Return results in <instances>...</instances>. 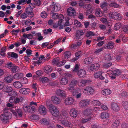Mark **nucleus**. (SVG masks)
Instances as JSON below:
<instances>
[{"mask_svg":"<svg viewBox=\"0 0 128 128\" xmlns=\"http://www.w3.org/2000/svg\"><path fill=\"white\" fill-rule=\"evenodd\" d=\"M109 72V76L112 79L115 78L116 76L119 75L121 73L120 70L118 69L110 70Z\"/></svg>","mask_w":128,"mask_h":128,"instance_id":"1","label":"nucleus"},{"mask_svg":"<svg viewBox=\"0 0 128 128\" xmlns=\"http://www.w3.org/2000/svg\"><path fill=\"white\" fill-rule=\"evenodd\" d=\"M10 114V112H6L0 115V120L3 123L6 124L8 122Z\"/></svg>","mask_w":128,"mask_h":128,"instance_id":"2","label":"nucleus"},{"mask_svg":"<svg viewBox=\"0 0 128 128\" xmlns=\"http://www.w3.org/2000/svg\"><path fill=\"white\" fill-rule=\"evenodd\" d=\"M63 117L64 118L61 120V123L64 126L68 127L70 124V122L68 121V118H69V116L67 113L63 114Z\"/></svg>","mask_w":128,"mask_h":128,"instance_id":"3","label":"nucleus"},{"mask_svg":"<svg viewBox=\"0 0 128 128\" xmlns=\"http://www.w3.org/2000/svg\"><path fill=\"white\" fill-rule=\"evenodd\" d=\"M23 109L25 111H27L30 113H34L36 110L35 107L34 106H24Z\"/></svg>","mask_w":128,"mask_h":128,"instance_id":"4","label":"nucleus"},{"mask_svg":"<svg viewBox=\"0 0 128 128\" xmlns=\"http://www.w3.org/2000/svg\"><path fill=\"white\" fill-rule=\"evenodd\" d=\"M49 107L50 110H52L51 113L53 116L56 117L59 114V111L56 107L51 104L50 105Z\"/></svg>","mask_w":128,"mask_h":128,"instance_id":"5","label":"nucleus"},{"mask_svg":"<svg viewBox=\"0 0 128 128\" xmlns=\"http://www.w3.org/2000/svg\"><path fill=\"white\" fill-rule=\"evenodd\" d=\"M94 88L91 86H88L85 87L84 89V92L89 95L92 94L94 92Z\"/></svg>","mask_w":128,"mask_h":128,"instance_id":"6","label":"nucleus"},{"mask_svg":"<svg viewBox=\"0 0 128 128\" xmlns=\"http://www.w3.org/2000/svg\"><path fill=\"white\" fill-rule=\"evenodd\" d=\"M111 14L112 18L116 20H120L122 18V16L118 12H112Z\"/></svg>","mask_w":128,"mask_h":128,"instance_id":"7","label":"nucleus"},{"mask_svg":"<svg viewBox=\"0 0 128 128\" xmlns=\"http://www.w3.org/2000/svg\"><path fill=\"white\" fill-rule=\"evenodd\" d=\"M8 94L10 96H11L10 98V102L11 103L14 102L15 100L16 97L18 95L17 93L16 92L14 91L12 92V94L9 93Z\"/></svg>","mask_w":128,"mask_h":128,"instance_id":"8","label":"nucleus"},{"mask_svg":"<svg viewBox=\"0 0 128 128\" xmlns=\"http://www.w3.org/2000/svg\"><path fill=\"white\" fill-rule=\"evenodd\" d=\"M85 31L82 30H78L76 32V40L82 39V36L85 33Z\"/></svg>","mask_w":128,"mask_h":128,"instance_id":"9","label":"nucleus"},{"mask_svg":"<svg viewBox=\"0 0 128 128\" xmlns=\"http://www.w3.org/2000/svg\"><path fill=\"white\" fill-rule=\"evenodd\" d=\"M78 75L79 78H83L86 76V72L84 70L80 69L78 71Z\"/></svg>","mask_w":128,"mask_h":128,"instance_id":"10","label":"nucleus"},{"mask_svg":"<svg viewBox=\"0 0 128 128\" xmlns=\"http://www.w3.org/2000/svg\"><path fill=\"white\" fill-rule=\"evenodd\" d=\"M70 114L71 116L76 118L78 115V111L75 108H72L70 111Z\"/></svg>","mask_w":128,"mask_h":128,"instance_id":"11","label":"nucleus"},{"mask_svg":"<svg viewBox=\"0 0 128 128\" xmlns=\"http://www.w3.org/2000/svg\"><path fill=\"white\" fill-rule=\"evenodd\" d=\"M114 45V43L112 41H110L107 44L104 45V48L107 49H112Z\"/></svg>","mask_w":128,"mask_h":128,"instance_id":"12","label":"nucleus"},{"mask_svg":"<svg viewBox=\"0 0 128 128\" xmlns=\"http://www.w3.org/2000/svg\"><path fill=\"white\" fill-rule=\"evenodd\" d=\"M68 14L70 16H74L76 14V12L75 9L72 8H70L67 10Z\"/></svg>","mask_w":128,"mask_h":128,"instance_id":"13","label":"nucleus"},{"mask_svg":"<svg viewBox=\"0 0 128 128\" xmlns=\"http://www.w3.org/2000/svg\"><path fill=\"white\" fill-rule=\"evenodd\" d=\"M38 111L41 114L45 115L46 113V109L43 106L41 105L39 107Z\"/></svg>","mask_w":128,"mask_h":128,"instance_id":"14","label":"nucleus"},{"mask_svg":"<svg viewBox=\"0 0 128 128\" xmlns=\"http://www.w3.org/2000/svg\"><path fill=\"white\" fill-rule=\"evenodd\" d=\"M74 101L72 98L68 97L66 99L64 102L66 105H70L73 104Z\"/></svg>","mask_w":128,"mask_h":128,"instance_id":"15","label":"nucleus"},{"mask_svg":"<svg viewBox=\"0 0 128 128\" xmlns=\"http://www.w3.org/2000/svg\"><path fill=\"white\" fill-rule=\"evenodd\" d=\"M89 104V102L88 100H82L79 103V106L81 108L85 107L88 106Z\"/></svg>","mask_w":128,"mask_h":128,"instance_id":"16","label":"nucleus"},{"mask_svg":"<svg viewBox=\"0 0 128 128\" xmlns=\"http://www.w3.org/2000/svg\"><path fill=\"white\" fill-rule=\"evenodd\" d=\"M30 92L29 88H23L19 90V92L20 94H27Z\"/></svg>","mask_w":128,"mask_h":128,"instance_id":"17","label":"nucleus"},{"mask_svg":"<svg viewBox=\"0 0 128 128\" xmlns=\"http://www.w3.org/2000/svg\"><path fill=\"white\" fill-rule=\"evenodd\" d=\"M100 66L98 64L96 63L92 64L90 67V70L93 71L97 70L100 67Z\"/></svg>","mask_w":128,"mask_h":128,"instance_id":"18","label":"nucleus"},{"mask_svg":"<svg viewBox=\"0 0 128 128\" xmlns=\"http://www.w3.org/2000/svg\"><path fill=\"white\" fill-rule=\"evenodd\" d=\"M50 7L52 8L51 12L52 13L58 11L60 9L59 5H51Z\"/></svg>","mask_w":128,"mask_h":128,"instance_id":"19","label":"nucleus"},{"mask_svg":"<svg viewBox=\"0 0 128 128\" xmlns=\"http://www.w3.org/2000/svg\"><path fill=\"white\" fill-rule=\"evenodd\" d=\"M56 93L58 95L61 97H64L66 96L65 92L61 89H57L56 91Z\"/></svg>","mask_w":128,"mask_h":128,"instance_id":"20","label":"nucleus"},{"mask_svg":"<svg viewBox=\"0 0 128 128\" xmlns=\"http://www.w3.org/2000/svg\"><path fill=\"white\" fill-rule=\"evenodd\" d=\"M51 100L53 102L56 104H59L60 102V99L56 96H54L52 97Z\"/></svg>","mask_w":128,"mask_h":128,"instance_id":"21","label":"nucleus"},{"mask_svg":"<svg viewBox=\"0 0 128 128\" xmlns=\"http://www.w3.org/2000/svg\"><path fill=\"white\" fill-rule=\"evenodd\" d=\"M90 82V80H82L81 82L78 83V85L80 87H83L86 85V84L89 83Z\"/></svg>","mask_w":128,"mask_h":128,"instance_id":"22","label":"nucleus"},{"mask_svg":"<svg viewBox=\"0 0 128 128\" xmlns=\"http://www.w3.org/2000/svg\"><path fill=\"white\" fill-rule=\"evenodd\" d=\"M111 107L112 110H114L118 112L120 110V108L117 104L115 102H113L111 104Z\"/></svg>","mask_w":128,"mask_h":128,"instance_id":"23","label":"nucleus"},{"mask_svg":"<svg viewBox=\"0 0 128 128\" xmlns=\"http://www.w3.org/2000/svg\"><path fill=\"white\" fill-rule=\"evenodd\" d=\"M52 70V68L49 65H46L44 68V71L46 74H49L51 72Z\"/></svg>","mask_w":128,"mask_h":128,"instance_id":"24","label":"nucleus"},{"mask_svg":"<svg viewBox=\"0 0 128 128\" xmlns=\"http://www.w3.org/2000/svg\"><path fill=\"white\" fill-rule=\"evenodd\" d=\"M93 60V58L91 57L86 58L84 60V62L86 64H88L92 63Z\"/></svg>","mask_w":128,"mask_h":128,"instance_id":"25","label":"nucleus"},{"mask_svg":"<svg viewBox=\"0 0 128 128\" xmlns=\"http://www.w3.org/2000/svg\"><path fill=\"white\" fill-rule=\"evenodd\" d=\"M112 93L111 90L109 89H106L103 90L102 91V94L104 96L110 95Z\"/></svg>","mask_w":128,"mask_h":128,"instance_id":"26","label":"nucleus"},{"mask_svg":"<svg viewBox=\"0 0 128 128\" xmlns=\"http://www.w3.org/2000/svg\"><path fill=\"white\" fill-rule=\"evenodd\" d=\"M92 110V109L89 108H87L85 110L84 113L85 115L88 116H89L88 117H91V118L92 115L91 114Z\"/></svg>","mask_w":128,"mask_h":128,"instance_id":"27","label":"nucleus"},{"mask_svg":"<svg viewBox=\"0 0 128 128\" xmlns=\"http://www.w3.org/2000/svg\"><path fill=\"white\" fill-rule=\"evenodd\" d=\"M7 54L10 58H12L16 59L18 57V55L17 54L13 52H8Z\"/></svg>","mask_w":128,"mask_h":128,"instance_id":"28","label":"nucleus"},{"mask_svg":"<svg viewBox=\"0 0 128 128\" xmlns=\"http://www.w3.org/2000/svg\"><path fill=\"white\" fill-rule=\"evenodd\" d=\"M13 86L16 88L19 89L23 86L22 84L19 81H16L14 82Z\"/></svg>","mask_w":128,"mask_h":128,"instance_id":"29","label":"nucleus"},{"mask_svg":"<svg viewBox=\"0 0 128 128\" xmlns=\"http://www.w3.org/2000/svg\"><path fill=\"white\" fill-rule=\"evenodd\" d=\"M40 122L43 125L47 126L49 124V121L46 118H43L41 119Z\"/></svg>","mask_w":128,"mask_h":128,"instance_id":"30","label":"nucleus"},{"mask_svg":"<svg viewBox=\"0 0 128 128\" xmlns=\"http://www.w3.org/2000/svg\"><path fill=\"white\" fill-rule=\"evenodd\" d=\"M12 88L11 86H8L4 87V92H6L10 93V92L12 91Z\"/></svg>","mask_w":128,"mask_h":128,"instance_id":"31","label":"nucleus"},{"mask_svg":"<svg viewBox=\"0 0 128 128\" xmlns=\"http://www.w3.org/2000/svg\"><path fill=\"white\" fill-rule=\"evenodd\" d=\"M100 117L103 119H105L109 117V114L106 112H102L101 114Z\"/></svg>","mask_w":128,"mask_h":128,"instance_id":"32","label":"nucleus"},{"mask_svg":"<svg viewBox=\"0 0 128 128\" xmlns=\"http://www.w3.org/2000/svg\"><path fill=\"white\" fill-rule=\"evenodd\" d=\"M68 81L66 78H63L60 80V83L62 85H65L68 83Z\"/></svg>","mask_w":128,"mask_h":128,"instance_id":"33","label":"nucleus"},{"mask_svg":"<svg viewBox=\"0 0 128 128\" xmlns=\"http://www.w3.org/2000/svg\"><path fill=\"white\" fill-rule=\"evenodd\" d=\"M23 76V74L22 73H16L14 76V78L16 80H19L20 78L22 79Z\"/></svg>","mask_w":128,"mask_h":128,"instance_id":"34","label":"nucleus"},{"mask_svg":"<svg viewBox=\"0 0 128 128\" xmlns=\"http://www.w3.org/2000/svg\"><path fill=\"white\" fill-rule=\"evenodd\" d=\"M19 69V68L15 64L10 69L12 73H16L17 72Z\"/></svg>","mask_w":128,"mask_h":128,"instance_id":"35","label":"nucleus"},{"mask_svg":"<svg viewBox=\"0 0 128 128\" xmlns=\"http://www.w3.org/2000/svg\"><path fill=\"white\" fill-rule=\"evenodd\" d=\"M33 9L29 7H27L26 8V12L28 14V15L32 14V13H33L32 12Z\"/></svg>","mask_w":128,"mask_h":128,"instance_id":"36","label":"nucleus"},{"mask_svg":"<svg viewBox=\"0 0 128 128\" xmlns=\"http://www.w3.org/2000/svg\"><path fill=\"white\" fill-rule=\"evenodd\" d=\"M122 107L125 110H128V101H124L122 102Z\"/></svg>","mask_w":128,"mask_h":128,"instance_id":"37","label":"nucleus"},{"mask_svg":"<svg viewBox=\"0 0 128 128\" xmlns=\"http://www.w3.org/2000/svg\"><path fill=\"white\" fill-rule=\"evenodd\" d=\"M13 78L11 75L7 76L4 79L5 81L8 83L11 82Z\"/></svg>","mask_w":128,"mask_h":128,"instance_id":"38","label":"nucleus"},{"mask_svg":"<svg viewBox=\"0 0 128 128\" xmlns=\"http://www.w3.org/2000/svg\"><path fill=\"white\" fill-rule=\"evenodd\" d=\"M116 61L119 62L121 61L123 58V57L120 54L116 55L115 56Z\"/></svg>","mask_w":128,"mask_h":128,"instance_id":"39","label":"nucleus"},{"mask_svg":"<svg viewBox=\"0 0 128 128\" xmlns=\"http://www.w3.org/2000/svg\"><path fill=\"white\" fill-rule=\"evenodd\" d=\"M14 64L10 62H8L5 64V66L8 68L11 69Z\"/></svg>","mask_w":128,"mask_h":128,"instance_id":"40","label":"nucleus"},{"mask_svg":"<svg viewBox=\"0 0 128 128\" xmlns=\"http://www.w3.org/2000/svg\"><path fill=\"white\" fill-rule=\"evenodd\" d=\"M92 104L95 106H100L102 104L100 101L96 100L92 101Z\"/></svg>","mask_w":128,"mask_h":128,"instance_id":"41","label":"nucleus"},{"mask_svg":"<svg viewBox=\"0 0 128 128\" xmlns=\"http://www.w3.org/2000/svg\"><path fill=\"white\" fill-rule=\"evenodd\" d=\"M108 4L106 2H104L100 4V7L102 9L104 8V10L106 11L107 10L106 7L108 6Z\"/></svg>","mask_w":128,"mask_h":128,"instance_id":"42","label":"nucleus"},{"mask_svg":"<svg viewBox=\"0 0 128 128\" xmlns=\"http://www.w3.org/2000/svg\"><path fill=\"white\" fill-rule=\"evenodd\" d=\"M23 36L24 38H27L28 39H30L32 38L33 36L31 34H24L23 35Z\"/></svg>","mask_w":128,"mask_h":128,"instance_id":"43","label":"nucleus"},{"mask_svg":"<svg viewBox=\"0 0 128 128\" xmlns=\"http://www.w3.org/2000/svg\"><path fill=\"white\" fill-rule=\"evenodd\" d=\"M95 14L98 17H101L102 15V14L100 10H97L95 12Z\"/></svg>","mask_w":128,"mask_h":128,"instance_id":"44","label":"nucleus"},{"mask_svg":"<svg viewBox=\"0 0 128 128\" xmlns=\"http://www.w3.org/2000/svg\"><path fill=\"white\" fill-rule=\"evenodd\" d=\"M74 24L77 28H80L81 27L82 24L81 23L77 20H74Z\"/></svg>","mask_w":128,"mask_h":128,"instance_id":"45","label":"nucleus"},{"mask_svg":"<svg viewBox=\"0 0 128 128\" xmlns=\"http://www.w3.org/2000/svg\"><path fill=\"white\" fill-rule=\"evenodd\" d=\"M80 92V90L79 88H77L75 90L74 89V90L72 91V92L73 95L74 96L79 93Z\"/></svg>","mask_w":128,"mask_h":128,"instance_id":"46","label":"nucleus"},{"mask_svg":"<svg viewBox=\"0 0 128 128\" xmlns=\"http://www.w3.org/2000/svg\"><path fill=\"white\" fill-rule=\"evenodd\" d=\"M52 31V29L49 28L47 29L44 30L43 31V32L44 34L46 35L50 33Z\"/></svg>","mask_w":128,"mask_h":128,"instance_id":"47","label":"nucleus"},{"mask_svg":"<svg viewBox=\"0 0 128 128\" xmlns=\"http://www.w3.org/2000/svg\"><path fill=\"white\" fill-rule=\"evenodd\" d=\"M102 74V72L100 71H98L95 72L94 74V77L96 78H99L100 75Z\"/></svg>","mask_w":128,"mask_h":128,"instance_id":"48","label":"nucleus"},{"mask_svg":"<svg viewBox=\"0 0 128 128\" xmlns=\"http://www.w3.org/2000/svg\"><path fill=\"white\" fill-rule=\"evenodd\" d=\"M70 51H67L65 52L64 54V57L66 58H68L70 56Z\"/></svg>","mask_w":128,"mask_h":128,"instance_id":"49","label":"nucleus"},{"mask_svg":"<svg viewBox=\"0 0 128 128\" xmlns=\"http://www.w3.org/2000/svg\"><path fill=\"white\" fill-rule=\"evenodd\" d=\"M16 112L20 117H22V112L21 109H17Z\"/></svg>","mask_w":128,"mask_h":128,"instance_id":"50","label":"nucleus"},{"mask_svg":"<svg viewBox=\"0 0 128 128\" xmlns=\"http://www.w3.org/2000/svg\"><path fill=\"white\" fill-rule=\"evenodd\" d=\"M95 35V34L91 31L88 32L86 34V36L88 38L90 36H94Z\"/></svg>","mask_w":128,"mask_h":128,"instance_id":"51","label":"nucleus"},{"mask_svg":"<svg viewBox=\"0 0 128 128\" xmlns=\"http://www.w3.org/2000/svg\"><path fill=\"white\" fill-rule=\"evenodd\" d=\"M78 83V80L75 79H72L71 80L70 84L74 86H75Z\"/></svg>","mask_w":128,"mask_h":128,"instance_id":"52","label":"nucleus"},{"mask_svg":"<svg viewBox=\"0 0 128 128\" xmlns=\"http://www.w3.org/2000/svg\"><path fill=\"white\" fill-rule=\"evenodd\" d=\"M105 58L106 60H109L112 59L111 55L109 53L105 55Z\"/></svg>","mask_w":128,"mask_h":128,"instance_id":"53","label":"nucleus"},{"mask_svg":"<svg viewBox=\"0 0 128 128\" xmlns=\"http://www.w3.org/2000/svg\"><path fill=\"white\" fill-rule=\"evenodd\" d=\"M91 119V117H88V116L82 119V122L83 123H84L89 121Z\"/></svg>","mask_w":128,"mask_h":128,"instance_id":"54","label":"nucleus"},{"mask_svg":"<svg viewBox=\"0 0 128 128\" xmlns=\"http://www.w3.org/2000/svg\"><path fill=\"white\" fill-rule=\"evenodd\" d=\"M58 18L59 19L58 24L60 25L62 21V20L64 18L62 14H60L59 15V18Z\"/></svg>","mask_w":128,"mask_h":128,"instance_id":"55","label":"nucleus"},{"mask_svg":"<svg viewBox=\"0 0 128 128\" xmlns=\"http://www.w3.org/2000/svg\"><path fill=\"white\" fill-rule=\"evenodd\" d=\"M82 51L81 50L78 51L75 54L76 56L79 58L80 56H81L82 55Z\"/></svg>","mask_w":128,"mask_h":128,"instance_id":"56","label":"nucleus"},{"mask_svg":"<svg viewBox=\"0 0 128 128\" xmlns=\"http://www.w3.org/2000/svg\"><path fill=\"white\" fill-rule=\"evenodd\" d=\"M59 60V58H54L52 60V63L54 64H56L58 66V63Z\"/></svg>","mask_w":128,"mask_h":128,"instance_id":"57","label":"nucleus"},{"mask_svg":"<svg viewBox=\"0 0 128 128\" xmlns=\"http://www.w3.org/2000/svg\"><path fill=\"white\" fill-rule=\"evenodd\" d=\"M40 16L42 18H45L47 17L48 14L46 12L44 11L41 12Z\"/></svg>","mask_w":128,"mask_h":128,"instance_id":"58","label":"nucleus"},{"mask_svg":"<svg viewBox=\"0 0 128 128\" xmlns=\"http://www.w3.org/2000/svg\"><path fill=\"white\" fill-rule=\"evenodd\" d=\"M41 80L42 82L44 83L48 81L49 79L47 77L43 76Z\"/></svg>","mask_w":128,"mask_h":128,"instance_id":"59","label":"nucleus"},{"mask_svg":"<svg viewBox=\"0 0 128 128\" xmlns=\"http://www.w3.org/2000/svg\"><path fill=\"white\" fill-rule=\"evenodd\" d=\"M119 121L118 120H116L115 122L112 124V126H114V128H116L119 124Z\"/></svg>","mask_w":128,"mask_h":128,"instance_id":"60","label":"nucleus"},{"mask_svg":"<svg viewBox=\"0 0 128 128\" xmlns=\"http://www.w3.org/2000/svg\"><path fill=\"white\" fill-rule=\"evenodd\" d=\"M30 117L33 119L35 120H38L39 118L38 116L35 114H32Z\"/></svg>","mask_w":128,"mask_h":128,"instance_id":"61","label":"nucleus"},{"mask_svg":"<svg viewBox=\"0 0 128 128\" xmlns=\"http://www.w3.org/2000/svg\"><path fill=\"white\" fill-rule=\"evenodd\" d=\"M52 18L53 19H58L59 18V15L57 13H54L52 15Z\"/></svg>","mask_w":128,"mask_h":128,"instance_id":"62","label":"nucleus"},{"mask_svg":"<svg viewBox=\"0 0 128 128\" xmlns=\"http://www.w3.org/2000/svg\"><path fill=\"white\" fill-rule=\"evenodd\" d=\"M110 6L114 8H117L119 5L115 2H112L110 4Z\"/></svg>","mask_w":128,"mask_h":128,"instance_id":"63","label":"nucleus"},{"mask_svg":"<svg viewBox=\"0 0 128 128\" xmlns=\"http://www.w3.org/2000/svg\"><path fill=\"white\" fill-rule=\"evenodd\" d=\"M68 89L69 90H71V92H72L74 89V86L70 84L69 85Z\"/></svg>","mask_w":128,"mask_h":128,"instance_id":"64","label":"nucleus"}]
</instances>
